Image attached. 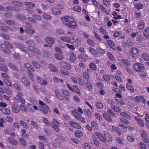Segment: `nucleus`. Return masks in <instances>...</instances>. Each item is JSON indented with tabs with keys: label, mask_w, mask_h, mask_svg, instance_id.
Returning <instances> with one entry per match:
<instances>
[{
	"label": "nucleus",
	"mask_w": 149,
	"mask_h": 149,
	"mask_svg": "<svg viewBox=\"0 0 149 149\" xmlns=\"http://www.w3.org/2000/svg\"><path fill=\"white\" fill-rule=\"evenodd\" d=\"M64 23L68 27L73 29L77 28L76 23L73 18L69 17H65L62 18Z\"/></svg>",
	"instance_id": "nucleus-1"
},
{
	"label": "nucleus",
	"mask_w": 149,
	"mask_h": 149,
	"mask_svg": "<svg viewBox=\"0 0 149 149\" xmlns=\"http://www.w3.org/2000/svg\"><path fill=\"white\" fill-rule=\"evenodd\" d=\"M1 46L3 51L8 54L10 53V51L8 47L11 49L13 48L12 45L8 42H6L4 44H1Z\"/></svg>",
	"instance_id": "nucleus-2"
},
{
	"label": "nucleus",
	"mask_w": 149,
	"mask_h": 149,
	"mask_svg": "<svg viewBox=\"0 0 149 149\" xmlns=\"http://www.w3.org/2000/svg\"><path fill=\"white\" fill-rule=\"evenodd\" d=\"M133 66L134 70L137 72H142L144 70V68L141 63H135Z\"/></svg>",
	"instance_id": "nucleus-3"
},
{
	"label": "nucleus",
	"mask_w": 149,
	"mask_h": 149,
	"mask_svg": "<svg viewBox=\"0 0 149 149\" xmlns=\"http://www.w3.org/2000/svg\"><path fill=\"white\" fill-rule=\"evenodd\" d=\"M51 125L55 131L56 132H58L59 131L58 126L59 125V123L56 119H53Z\"/></svg>",
	"instance_id": "nucleus-4"
},
{
	"label": "nucleus",
	"mask_w": 149,
	"mask_h": 149,
	"mask_svg": "<svg viewBox=\"0 0 149 149\" xmlns=\"http://www.w3.org/2000/svg\"><path fill=\"white\" fill-rule=\"evenodd\" d=\"M32 16L34 17V18H33L32 17H29L28 19L30 21L33 23L36 22V20H41V17L40 15H33Z\"/></svg>",
	"instance_id": "nucleus-5"
},
{
	"label": "nucleus",
	"mask_w": 149,
	"mask_h": 149,
	"mask_svg": "<svg viewBox=\"0 0 149 149\" xmlns=\"http://www.w3.org/2000/svg\"><path fill=\"white\" fill-rule=\"evenodd\" d=\"M27 108L28 110L31 113H34L35 112V110H38L37 107L31 104H28Z\"/></svg>",
	"instance_id": "nucleus-6"
},
{
	"label": "nucleus",
	"mask_w": 149,
	"mask_h": 149,
	"mask_svg": "<svg viewBox=\"0 0 149 149\" xmlns=\"http://www.w3.org/2000/svg\"><path fill=\"white\" fill-rule=\"evenodd\" d=\"M94 134L95 135H96L101 141L104 143L106 142V139L104 137L103 134L101 133L96 132Z\"/></svg>",
	"instance_id": "nucleus-7"
},
{
	"label": "nucleus",
	"mask_w": 149,
	"mask_h": 149,
	"mask_svg": "<svg viewBox=\"0 0 149 149\" xmlns=\"http://www.w3.org/2000/svg\"><path fill=\"white\" fill-rule=\"evenodd\" d=\"M71 113L73 114L74 117L77 120H80L81 117V115L78 112L77 110L76 109L71 111Z\"/></svg>",
	"instance_id": "nucleus-8"
},
{
	"label": "nucleus",
	"mask_w": 149,
	"mask_h": 149,
	"mask_svg": "<svg viewBox=\"0 0 149 149\" xmlns=\"http://www.w3.org/2000/svg\"><path fill=\"white\" fill-rule=\"evenodd\" d=\"M68 123L70 126L73 128L78 129H80L81 128L80 125L74 121H70Z\"/></svg>",
	"instance_id": "nucleus-9"
},
{
	"label": "nucleus",
	"mask_w": 149,
	"mask_h": 149,
	"mask_svg": "<svg viewBox=\"0 0 149 149\" xmlns=\"http://www.w3.org/2000/svg\"><path fill=\"white\" fill-rule=\"evenodd\" d=\"M39 109L42 113L45 114H47L48 112L50 110V109L47 105H46L44 107L40 106Z\"/></svg>",
	"instance_id": "nucleus-10"
},
{
	"label": "nucleus",
	"mask_w": 149,
	"mask_h": 149,
	"mask_svg": "<svg viewBox=\"0 0 149 149\" xmlns=\"http://www.w3.org/2000/svg\"><path fill=\"white\" fill-rule=\"evenodd\" d=\"M76 59L77 58L75 54L73 52L72 53L70 54L69 58V61L70 62L72 63H75Z\"/></svg>",
	"instance_id": "nucleus-11"
},
{
	"label": "nucleus",
	"mask_w": 149,
	"mask_h": 149,
	"mask_svg": "<svg viewBox=\"0 0 149 149\" xmlns=\"http://www.w3.org/2000/svg\"><path fill=\"white\" fill-rule=\"evenodd\" d=\"M12 111L13 112L17 113L20 111V107L17 104H14L12 107Z\"/></svg>",
	"instance_id": "nucleus-12"
},
{
	"label": "nucleus",
	"mask_w": 149,
	"mask_h": 149,
	"mask_svg": "<svg viewBox=\"0 0 149 149\" xmlns=\"http://www.w3.org/2000/svg\"><path fill=\"white\" fill-rule=\"evenodd\" d=\"M38 82L41 85L45 86L47 85L48 82L45 80L43 79L38 77H36Z\"/></svg>",
	"instance_id": "nucleus-13"
},
{
	"label": "nucleus",
	"mask_w": 149,
	"mask_h": 149,
	"mask_svg": "<svg viewBox=\"0 0 149 149\" xmlns=\"http://www.w3.org/2000/svg\"><path fill=\"white\" fill-rule=\"evenodd\" d=\"M23 84L25 86H29L30 85V82L28 79L26 77H23L21 79Z\"/></svg>",
	"instance_id": "nucleus-14"
},
{
	"label": "nucleus",
	"mask_w": 149,
	"mask_h": 149,
	"mask_svg": "<svg viewBox=\"0 0 149 149\" xmlns=\"http://www.w3.org/2000/svg\"><path fill=\"white\" fill-rule=\"evenodd\" d=\"M104 135L105 137V138L106 139V141H108L109 142L112 141L113 139L112 136L109 132H105L104 133Z\"/></svg>",
	"instance_id": "nucleus-15"
},
{
	"label": "nucleus",
	"mask_w": 149,
	"mask_h": 149,
	"mask_svg": "<svg viewBox=\"0 0 149 149\" xmlns=\"http://www.w3.org/2000/svg\"><path fill=\"white\" fill-rule=\"evenodd\" d=\"M144 21L143 20H141L139 21L138 24V26L139 29L142 30L145 27Z\"/></svg>",
	"instance_id": "nucleus-16"
},
{
	"label": "nucleus",
	"mask_w": 149,
	"mask_h": 149,
	"mask_svg": "<svg viewBox=\"0 0 149 149\" xmlns=\"http://www.w3.org/2000/svg\"><path fill=\"white\" fill-rule=\"evenodd\" d=\"M135 119L140 126L141 127H143L145 125L144 123L141 118L139 117H135Z\"/></svg>",
	"instance_id": "nucleus-17"
},
{
	"label": "nucleus",
	"mask_w": 149,
	"mask_h": 149,
	"mask_svg": "<svg viewBox=\"0 0 149 149\" xmlns=\"http://www.w3.org/2000/svg\"><path fill=\"white\" fill-rule=\"evenodd\" d=\"M23 96V95L20 92H19L16 95L17 97L19 100L23 104H24L25 103V101L22 97V96Z\"/></svg>",
	"instance_id": "nucleus-18"
},
{
	"label": "nucleus",
	"mask_w": 149,
	"mask_h": 149,
	"mask_svg": "<svg viewBox=\"0 0 149 149\" xmlns=\"http://www.w3.org/2000/svg\"><path fill=\"white\" fill-rule=\"evenodd\" d=\"M61 64L64 68L67 70H70L71 68V66L69 64L66 63L64 61L61 62Z\"/></svg>",
	"instance_id": "nucleus-19"
},
{
	"label": "nucleus",
	"mask_w": 149,
	"mask_h": 149,
	"mask_svg": "<svg viewBox=\"0 0 149 149\" xmlns=\"http://www.w3.org/2000/svg\"><path fill=\"white\" fill-rule=\"evenodd\" d=\"M60 39L61 40L67 43H69L71 42V38L68 36L60 37Z\"/></svg>",
	"instance_id": "nucleus-20"
},
{
	"label": "nucleus",
	"mask_w": 149,
	"mask_h": 149,
	"mask_svg": "<svg viewBox=\"0 0 149 149\" xmlns=\"http://www.w3.org/2000/svg\"><path fill=\"white\" fill-rule=\"evenodd\" d=\"M28 49L30 50L31 51H33V52L35 53H37L38 54H40V52L37 48H35L31 46H28Z\"/></svg>",
	"instance_id": "nucleus-21"
},
{
	"label": "nucleus",
	"mask_w": 149,
	"mask_h": 149,
	"mask_svg": "<svg viewBox=\"0 0 149 149\" xmlns=\"http://www.w3.org/2000/svg\"><path fill=\"white\" fill-rule=\"evenodd\" d=\"M81 41L80 38H77L73 41V44L75 47H77L79 45L81 44Z\"/></svg>",
	"instance_id": "nucleus-22"
},
{
	"label": "nucleus",
	"mask_w": 149,
	"mask_h": 149,
	"mask_svg": "<svg viewBox=\"0 0 149 149\" xmlns=\"http://www.w3.org/2000/svg\"><path fill=\"white\" fill-rule=\"evenodd\" d=\"M55 93L56 96L58 99L60 100H63V97L62 96L61 94L59 93L58 90H55Z\"/></svg>",
	"instance_id": "nucleus-23"
},
{
	"label": "nucleus",
	"mask_w": 149,
	"mask_h": 149,
	"mask_svg": "<svg viewBox=\"0 0 149 149\" xmlns=\"http://www.w3.org/2000/svg\"><path fill=\"white\" fill-rule=\"evenodd\" d=\"M127 88L131 93H134V86L129 83H127L126 84Z\"/></svg>",
	"instance_id": "nucleus-24"
},
{
	"label": "nucleus",
	"mask_w": 149,
	"mask_h": 149,
	"mask_svg": "<svg viewBox=\"0 0 149 149\" xmlns=\"http://www.w3.org/2000/svg\"><path fill=\"white\" fill-rule=\"evenodd\" d=\"M11 4L12 5L18 6H23V3L18 1H14L11 2Z\"/></svg>",
	"instance_id": "nucleus-25"
},
{
	"label": "nucleus",
	"mask_w": 149,
	"mask_h": 149,
	"mask_svg": "<svg viewBox=\"0 0 149 149\" xmlns=\"http://www.w3.org/2000/svg\"><path fill=\"white\" fill-rule=\"evenodd\" d=\"M110 107L111 109L116 112H120L121 111V109L116 106L111 105Z\"/></svg>",
	"instance_id": "nucleus-26"
},
{
	"label": "nucleus",
	"mask_w": 149,
	"mask_h": 149,
	"mask_svg": "<svg viewBox=\"0 0 149 149\" xmlns=\"http://www.w3.org/2000/svg\"><path fill=\"white\" fill-rule=\"evenodd\" d=\"M2 113L6 115H8L10 114V111L7 109L3 107L1 109Z\"/></svg>",
	"instance_id": "nucleus-27"
},
{
	"label": "nucleus",
	"mask_w": 149,
	"mask_h": 149,
	"mask_svg": "<svg viewBox=\"0 0 149 149\" xmlns=\"http://www.w3.org/2000/svg\"><path fill=\"white\" fill-rule=\"evenodd\" d=\"M107 42L111 48L113 49H115V46L113 41L108 40L107 41Z\"/></svg>",
	"instance_id": "nucleus-28"
},
{
	"label": "nucleus",
	"mask_w": 149,
	"mask_h": 149,
	"mask_svg": "<svg viewBox=\"0 0 149 149\" xmlns=\"http://www.w3.org/2000/svg\"><path fill=\"white\" fill-rule=\"evenodd\" d=\"M103 116L105 119L107 121L111 122L112 121V119L107 114L103 113Z\"/></svg>",
	"instance_id": "nucleus-29"
},
{
	"label": "nucleus",
	"mask_w": 149,
	"mask_h": 149,
	"mask_svg": "<svg viewBox=\"0 0 149 149\" xmlns=\"http://www.w3.org/2000/svg\"><path fill=\"white\" fill-rule=\"evenodd\" d=\"M143 34L145 37L149 38V28H146L143 31Z\"/></svg>",
	"instance_id": "nucleus-30"
},
{
	"label": "nucleus",
	"mask_w": 149,
	"mask_h": 149,
	"mask_svg": "<svg viewBox=\"0 0 149 149\" xmlns=\"http://www.w3.org/2000/svg\"><path fill=\"white\" fill-rule=\"evenodd\" d=\"M91 126L95 130H97L98 129V125L97 123L95 121H93L91 123Z\"/></svg>",
	"instance_id": "nucleus-31"
},
{
	"label": "nucleus",
	"mask_w": 149,
	"mask_h": 149,
	"mask_svg": "<svg viewBox=\"0 0 149 149\" xmlns=\"http://www.w3.org/2000/svg\"><path fill=\"white\" fill-rule=\"evenodd\" d=\"M85 85L88 90H92V86L89 81H86L85 82Z\"/></svg>",
	"instance_id": "nucleus-32"
},
{
	"label": "nucleus",
	"mask_w": 149,
	"mask_h": 149,
	"mask_svg": "<svg viewBox=\"0 0 149 149\" xmlns=\"http://www.w3.org/2000/svg\"><path fill=\"white\" fill-rule=\"evenodd\" d=\"M97 8L101 9L103 12L105 13L107 15L108 14V12L103 5L100 4Z\"/></svg>",
	"instance_id": "nucleus-33"
},
{
	"label": "nucleus",
	"mask_w": 149,
	"mask_h": 149,
	"mask_svg": "<svg viewBox=\"0 0 149 149\" xmlns=\"http://www.w3.org/2000/svg\"><path fill=\"white\" fill-rule=\"evenodd\" d=\"M49 70L54 72H58V70L55 66L51 64L49 65Z\"/></svg>",
	"instance_id": "nucleus-34"
},
{
	"label": "nucleus",
	"mask_w": 149,
	"mask_h": 149,
	"mask_svg": "<svg viewBox=\"0 0 149 149\" xmlns=\"http://www.w3.org/2000/svg\"><path fill=\"white\" fill-rule=\"evenodd\" d=\"M46 42L49 43L53 44L54 42V40L53 38L51 37H48L46 39Z\"/></svg>",
	"instance_id": "nucleus-35"
},
{
	"label": "nucleus",
	"mask_w": 149,
	"mask_h": 149,
	"mask_svg": "<svg viewBox=\"0 0 149 149\" xmlns=\"http://www.w3.org/2000/svg\"><path fill=\"white\" fill-rule=\"evenodd\" d=\"M24 67L27 69H30L32 72H34V70L33 68L29 63H27L24 64Z\"/></svg>",
	"instance_id": "nucleus-36"
},
{
	"label": "nucleus",
	"mask_w": 149,
	"mask_h": 149,
	"mask_svg": "<svg viewBox=\"0 0 149 149\" xmlns=\"http://www.w3.org/2000/svg\"><path fill=\"white\" fill-rule=\"evenodd\" d=\"M0 69L5 72H7L8 71V69L7 67L1 63H0Z\"/></svg>",
	"instance_id": "nucleus-37"
},
{
	"label": "nucleus",
	"mask_w": 149,
	"mask_h": 149,
	"mask_svg": "<svg viewBox=\"0 0 149 149\" xmlns=\"http://www.w3.org/2000/svg\"><path fill=\"white\" fill-rule=\"evenodd\" d=\"M26 32L29 34L33 33L35 32V31L33 29L31 28H28L24 30Z\"/></svg>",
	"instance_id": "nucleus-38"
},
{
	"label": "nucleus",
	"mask_w": 149,
	"mask_h": 149,
	"mask_svg": "<svg viewBox=\"0 0 149 149\" xmlns=\"http://www.w3.org/2000/svg\"><path fill=\"white\" fill-rule=\"evenodd\" d=\"M8 140L10 143L14 145H16L17 144V142L16 140L11 138H9L8 139Z\"/></svg>",
	"instance_id": "nucleus-39"
},
{
	"label": "nucleus",
	"mask_w": 149,
	"mask_h": 149,
	"mask_svg": "<svg viewBox=\"0 0 149 149\" xmlns=\"http://www.w3.org/2000/svg\"><path fill=\"white\" fill-rule=\"evenodd\" d=\"M84 111L86 115L89 117H91L92 116V113L91 111L88 109H85Z\"/></svg>",
	"instance_id": "nucleus-40"
},
{
	"label": "nucleus",
	"mask_w": 149,
	"mask_h": 149,
	"mask_svg": "<svg viewBox=\"0 0 149 149\" xmlns=\"http://www.w3.org/2000/svg\"><path fill=\"white\" fill-rule=\"evenodd\" d=\"M121 63L122 64L125 66H129L130 65V62L126 59H123L121 61Z\"/></svg>",
	"instance_id": "nucleus-41"
},
{
	"label": "nucleus",
	"mask_w": 149,
	"mask_h": 149,
	"mask_svg": "<svg viewBox=\"0 0 149 149\" xmlns=\"http://www.w3.org/2000/svg\"><path fill=\"white\" fill-rule=\"evenodd\" d=\"M99 32L101 34H103L105 35H107L108 33V32H107L102 27H101L100 28Z\"/></svg>",
	"instance_id": "nucleus-42"
},
{
	"label": "nucleus",
	"mask_w": 149,
	"mask_h": 149,
	"mask_svg": "<svg viewBox=\"0 0 149 149\" xmlns=\"http://www.w3.org/2000/svg\"><path fill=\"white\" fill-rule=\"evenodd\" d=\"M52 12L54 14L59 15L61 13V11L58 9L56 8H52Z\"/></svg>",
	"instance_id": "nucleus-43"
},
{
	"label": "nucleus",
	"mask_w": 149,
	"mask_h": 149,
	"mask_svg": "<svg viewBox=\"0 0 149 149\" xmlns=\"http://www.w3.org/2000/svg\"><path fill=\"white\" fill-rule=\"evenodd\" d=\"M96 107L98 109H101L103 107V105L102 104L99 102H97L95 103Z\"/></svg>",
	"instance_id": "nucleus-44"
},
{
	"label": "nucleus",
	"mask_w": 149,
	"mask_h": 149,
	"mask_svg": "<svg viewBox=\"0 0 149 149\" xmlns=\"http://www.w3.org/2000/svg\"><path fill=\"white\" fill-rule=\"evenodd\" d=\"M74 135L75 136L77 137H80L83 136L82 133L79 130L76 131L74 133Z\"/></svg>",
	"instance_id": "nucleus-45"
},
{
	"label": "nucleus",
	"mask_w": 149,
	"mask_h": 149,
	"mask_svg": "<svg viewBox=\"0 0 149 149\" xmlns=\"http://www.w3.org/2000/svg\"><path fill=\"white\" fill-rule=\"evenodd\" d=\"M19 141L20 144L22 146H24L26 144V141L22 138H20L19 139Z\"/></svg>",
	"instance_id": "nucleus-46"
},
{
	"label": "nucleus",
	"mask_w": 149,
	"mask_h": 149,
	"mask_svg": "<svg viewBox=\"0 0 149 149\" xmlns=\"http://www.w3.org/2000/svg\"><path fill=\"white\" fill-rule=\"evenodd\" d=\"M92 138L94 139L93 140V141L94 143L97 146H99L100 144L98 140L97 139L95 138V136L93 135L92 136Z\"/></svg>",
	"instance_id": "nucleus-47"
},
{
	"label": "nucleus",
	"mask_w": 149,
	"mask_h": 149,
	"mask_svg": "<svg viewBox=\"0 0 149 149\" xmlns=\"http://www.w3.org/2000/svg\"><path fill=\"white\" fill-rule=\"evenodd\" d=\"M142 57L146 61H147L149 60V56L146 53H144L142 54Z\"/></svg>",
	"instance_id": "nucleus-48"
},
{
	"label": "nucleus",
	"mask_w": 149,
	"mask_h": 149,
	"mask_svg": "<svg viewBox=\"0 0 149 149\" xmlns=\"http://www.w3.org/2000/svg\"><path fill=\"white\" fill-rule=\"evenodd\" d=\"M79 59L81 61H85L86 59L85 56L83 54H80L78 56Z\"/></svg>",
	"instance_id": "nucleus-49"
},
{
	"label": "nucleus",
	"mask_w": 149,
	"mask_h": 149,
	"mask_svg": "<svg viewBox=\"0 0 149 149\" xmlns=\"http://www.w3.org/2000/svg\"><path fill=\"white\" fill-rule=\"evenodd\" d=\"M89 50L93 55L96 56L97 54V52L93 48L91 47H89Z\"/></svg>",
	"instance_id": "nucleus-50"
},
{
	"label": "nucleus",
	"mask_w": 149,
	"mask_h": 149,
	"mask_svg": "<svg viewBox=\"0 0 149 149\" xmlns=\"http://www.w3.org/2000/svg\"><path fill=\"white\" fill-rule=\"evenodd\" d=\"M131 52H132V53L133 54L136 55L139 53V50L138 49L134 47L132 48V51Z\"/></svg>",
	"instance_id": "nucleus-51"
},
{
	"label": "nucleus",
	"mask_w": 149,
	"mask_h": 149,
	"mask_svg": "<svg viewBox=\"0 0 149 149\" xmlns=\"http://www.w3.org/2000/svg\"><path fill=\"white\" fill-rule=\"evenodd\" d=\"M134 14V16L136 18L140 19L142 15L141 12L136 11Z\"/></svg>",
	"instance_id": "nucleus-52"
},
{
	"label": "nucleus",
	"mask_w": 149,
	"mask_h": 149,
	"mask_svg": "<svg viewBox=\"0 0 149 149\" xmlns=\"http://www.w3.org/2000/svg\"><path fill=\"white\" fill-rule=\"evenodd\" d=\"M134 7L136 8L138 10L141 9L143 7V5L139 3H137L135 4Z\"/></svg>",
	"instance_id": "nucleus-53"
},
{
	"label": "nucleus",
	"mask_w": 149,
	"mask_h": 149,
	"mask_svg": "<svg viewBox=\"0 0 149 149\" xmlns=\"http://www.w3.org/2000/svg\"><path fill=\"white\" fill-rule=\"evenodd\" d=\"M9 79H3L4 82L7 86H12V85L11 82L8 80Z\"/></svg>",
	"instance_id": "nucleus-54"
},
{
	"label": "nucleus",
	"mask_w": 149,
	"mask_h": 149,
	"mask_svg": "<svg viewBox=\"0 0 149 149\" xmlns=\"http://www.w3.org/2000/svg\"><path fill=\"white\" fill-rule=\"evenodd\" d=\"M9 66L13 70L15 71H18V68H17L16 66L13 64L12 63H9Z\"/></svg>",
	"instance_id": "nucleus-55"
},
{
	"label": "nucleus",
	"mask_w": 149,
	"mask_h": 149,
	"mask_svg": "<svg viewBox=\"0 0 149 149\" xmlns=\"http://www.w3.org/2000/svg\"><path fill=\"white\" fill-rule=\"evenodd\" d=\"M24 3L27 6H30L31 7H34L35 6L34 4L31 2H25Z\"/></svg>",
	"instance_id": "nucleus-56"
},
{
	"label": "nucleus",
	"mask_w": 149,
	"mask_h": 149,
	"mask_svg": "<svg viewBox=\"0 0 149 149\" xmlns=\"http://www.w3.org/2000/svg\"><path fill=\"white\" fill-rule=\"evenodd\" d=\"M97 50L98 53L100 54H103L105 53V51L100 48L99 47Z\"/></svg>",
	"instance_id": "nucleus-57"
},
{
	"label": "nucleus",
	"mask_w": 149,
	"mask_h": 149,
	"mask_svg": "<svg viewBox=\"0 0 149 149\" xmlns=\"http://www.w3.org/2000/svg\"><path fill=\"white\" fill-rule=\"evenodd\" d=\"M55 57L56 59L59 60H62L63 58V56L61 54H56Z\"/></svg>",
	"instance_id": "nucleus-58"
},
{
	"label": "nucleus",
	"mask_w": 149,
	"mask_h": 149,
	"mask_svg": "<svg viewBox=\"0 0 149 149\" xmlns=\"http://www.w3.org/2000/svg\"><path fill=\"white\" fill-rule=\"evenodd\" d=\"M20 123L21 125L24 127L25 128H28V126L26 122L23 120H21L20 122Z\"/></svg>",
	"instance_id": "nucleus-59"
},
{
	"label": "nucleus",
	"mask_w": 149,
	"mask_h": 149,
	"mask_svg": "<svg viewBox=\"0 0 149 149\" xmlns=\"http://www.w3.org/2000/svg\"><path fill=\"white\" fill-rule=\"evenodd\" d=\"M73 88L74 91H75L79 95L81 94V92L80 91L79 89L78 88V87L76 86H73Z\"/></svg>",
	"instance_id": "nucleus-60"
},
{
	"label": "nucleus",
	"mask_w": 149,
	"mask_h": 149,
	"mask_svg": "<svg viewBox=\"0 0 149 149\" xmlns=\"http://www.w3.org/2000/svg\"><path fill=\"white\" fill-rule=\"evenodd\" d=\"M89 66L90 68L93 70H95L96 69V66L94 63H90Z\"/></svg>",
	"instance_id": "nucleus-61"
},
{
	"label": "nucleus",
	"mask_w": 149,
	"mask_h": 149,
	"mask_svg": "<svg viewBox=\"0 0 149 149\" xmlns=\"http://www.w3.org/2000/svg\"><path fill=\"white\" fill-rule=\"evenodd\" d=\"M122 95L119 93H117L116 95V97H115V99L117 102L119 101L121 99H120L122 98Z\"/></svg>",
	"instance_id": "nucleus-62"
},
{
	"label": "nucleus",
	"mask_w": 149,
	"mask_h": 149,
	"mask_svg": "<svg viewBox=\"0 0 149 149\" xmlns=\"http://www.w3.org/2000/svg\"><path fill=\"white\" fill-rule=\"evenodd\" d=\"M16 17L18 19L22 20H25V16H24L23 15H17L16 16Z\"/></svg>",
	"instance_id": "nucleus-63"
},
{
	"label": "nucleus",
	"mask_w": 149,
	"mask_h": 149,
	"mask_svg": "<svg viewBox=\"0 0 149 149\" xmlns=\"http://www.w3.org/2000/svg\"><path fill=\"white\" fill-rule=\"evenodd\" d=\"M13 86L14 88L17 90L20 91L21 90V87L17 84L15 83L13 84Z\"/></svg>",
	"instance_id": "nucleus-64"
}]
</instances>
